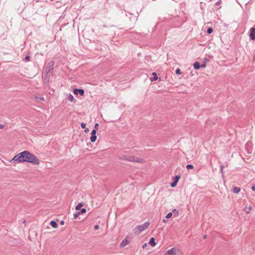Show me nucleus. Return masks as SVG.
Wrapping results in <instances>:
<instances>
[{
  "label": "nucleus",
  "instance_id": "1",
  "mask_svg": "<svg viewBox=\"0 0 255 255\" xmlns=\"http://www.w3.org/2000/svg\"><path fill=\"white\" fill-rule=\"evenodd\" d=\"M9 162L10 163L29 162L36 165L40 163L39 160L34 154L27 150H24L15 155L9 161Z\"/></svg>",
  "mask_w": 255,
  "mask_h": 255
},
{
  "label": "nucleus",
  "instance_id": "2",
  "mask_svg": "<svg viewBox=\"0 0 255 255\" xmlns=\"http://www.w3.org/2000/svg\"><path fill=\"white\" fill-rule=\"evenodd\" d=\"M54 65V62L53 61L49 62L45 69V74H46L47 76H51L53 72Z\"/></svg>",
  "mask_w": 255,
  "mask_h": 255
},
{
  "label": "nucleus",
  "instance_id": "3",
  "mask_svg": "<svg viewBox=\"0 0 255 255\" xmlns=\"http://www.w3.org/2000/svg\"><path fill=\"white\" fill-rule=\"evenodd\" d=\"M149 225V223L148 222H145L142 225L137 226L134 229L135 234H139L142 231L146 229Z\"/></svg>",
  "mask_w": 255,
  "mask_h": 255
},
{
  "label": "nucleus",
  "instance_id": "4",
  "mask_svg": "<svg viewBox=\"0 0 255 255\" xmlns=\"http://www.w3.org/2000/svg\"><path fill=\"white\" fill-rule=\"evenodd\" d=\"M142 159L133 156L128 155L127 161L131 162H141Z\"/></svg>",
  "mask_w": 255,
  "mask_h": 255
},
{
  "label": "nucleus",
  "instance_id": "5",
  "mask_svg": "<svg viewBox=\"0 0 255 255\" xmlns=\"http://www.w3.org/2000/svg\"><path fill=\"white\" fill-rule=\"evenodd\" d=\"M96 133H97L96 129H93L92 130V132L91 133V135L90 137V141L92 142H94L95 141H96V140L97 139Z\"/></svg>",
  "mask_w": 255,
  "mask_h": 255
},
{
  "label": "nucleus",
  "instance_id": "6",
  "mask_svg": "<svg viewBox=\"0 0 255 255\" xmlns=\"http://www.w3.org/2000/svg\"><path fill=\"white\" fill-rule=\"evenodd\" d=\"M250 37L252 40L255 41V27H252L250 29Z\"/></svg>",
  "mask_w": 255,
  "mask_h": 255
},
{
  "label": "nucleus",
  "instance_id": "7",
  "mask_svg": "<svg viewBox=\"0 0 255 255\" xmlns=\"http://www.w3.org/2000/svg\"><path fill=\"white\" fill-rule=\"evenodd\" d=\"M73 93L75 95H80L81 96H83L84 95L85 92L84 90L82 89H78V88H75L73 90Z\"/></svg>",
  "mask_w": 255,
  "mask_h": 255
},
{
  "label": "nucleus",
  "instance_id": "8",
  "mask_svg": "<svg viewBox=\"0 0 255 255\" xmlns=\"http://www.w3.org/2000/svg\"><path fill=\"white\" fill-rule=\"evenodd\" d=\"M193 67L194 69L198 70L200 68H205V65L204 64H200L198 61H196L193 64Z\"/></svg>",
  "mask_w": 255,
  "mask_h": 255
},
{
  "label": "nucleus",
  "instance_id": "9",
  "mask_svg": "<svg viewBox=\"0 0 255 255\" xmlns=\"http://www.w3.org/2000/svg\"><path fill=\"white\" fill-rule=\"evenodd\" d=\"M86 212V209L85 208L82 209L80 211L74 214V218L77 219L79 215L83 214Z\"/></svg>",
  "mask_w": 255,
  "mask_h": 255
},
{
  "label": "nucleus",
  "instance_id": "10",
  "mask_svg": "<svg viewBox=\"0 0 255 255\" xmlns=\"http://www.w3.org/2000/svg\"><path fill=\"white\" fill-rule=\"evenodd\" d=\"M176 252L174 248H172L168 250L164 255H175Z\"/></svg>",
  "mask_w": 255,
  "mask_h": 255
},
{
  "label": "nucleus",
  "instance_id": "11",
  "mask_svg": "<svg viewBox=\"0 0 255 255\" xmlns=\"http://www.w3.org/2000/svg\"><path fill=\"white\" fill-rule=\"evenodd\" d=\"M129 242L128 240L126 239H125L120 244V247L124 248L128 244Z\"/></svg>",
  "mask_w": 255,
  "mask_h": 255
},
{
  "label": "nucleus",
  "instance_id": "12",
  "mask_svg": "<svg viewBox=\"0 0 255 255\" xmlns=\"http://www.w3.org/2000/svg\"><path fill=\"white\" fill-rule=\"evenodd\" d=\"M152 75L153 76V77L150 78V81L151 82L155 81L158 79V76H157L156 73L153 72L152 73Z\"/></svg>",
  "mask_w": 255,
  "mask_h": 255
},
{
  "label": "nucleus",
  "instance_id": "13",
  "mask_svg": "<svg viewBox=\"0 0 255 255\" xmlns=\"http://www.w3.org/2000/svg\"><path fill=\"white\" fill-rule=\"evenodd\" d=\"M176 212V213H177V214H178V211L177 210H176V209H174V210L172 211V212H169V213H168L166 215V218H170V217H171V216H172V214H173V212Z\"/></svg>",
  "mask_w": 255,
  "mask_h": 255
},
{
  "label": "nucleus",
  "instance_id": "14",
  "mask_svg": "<svg viewBox=\"0 0 255 255\" xmlns=\"http://www.w3.org/2000/svg\"><path fill=\"white\" fill-rule=\"evenodd\" d=\"M149 244L152 247H154L156 245V243L155 242V240L153 238H151L149 241Z\"/></svg>",
  "mask_w": 255,
  "mask_h": 255
},
{
  "label": "nucleus",
  "instance_id": "15",
  "mask_svg": "<svg viewBox=\"0 0 255 255\" xmlns=\"http://www.w3.org/2000/svg\"><path fill=\"white\" fill-rule=\"evenodd\" d=\"M50 225L54 228H56L58 226L56 222L54 220L50 221Z\"/></svg>",
  "mask_w": 255,
  "mask_h": 255
},
{
  "label": "nucleus",
  "instance_id": "16",
  "mask_svg": "<svg viewBox=\"0 0 255 255\" xmlns=\"http://www.w3.org/2000/svg\"><path fill=\"white\" fill-rule=\"evenodd\" d=\"M241 188L238 187H235L232 190V191L234 193H238L240 192Z\"/></svg>",
  "mask_w": 255,
  "mask_h": 255
},
{
  "label": "nucleus",
  "instance_id": "17",
  "mask_svg": "<svg viewBox=\"0 0 255 255\" xmlns=\"http://www.w3.org/2000/svg\"><path fill=\"white\" fill-rule=\"evenodd\" d=\"M84 206V204L82 202L79 203L76 207L75 209L76 210H80V209Z\"/></svg>",
  "mask_w": 255,
  "mask_h": 255
},
{
  "label": "nucleus",
  "instance_id": "18",
  "mask_svg": "<svg viewBox=\"0 0 255 255\" xmlns=\"http://www.w3.org/2000/svg\"><path fill=\"white\" fill-rule=\"evenodd\" d=\"M50 76H47L46 74H45V76L44 77H43L42 78H43V81L45 82V83H47L49 82V77Z\"/></svg>",
  "mask_w": 255,
  "mask_h": 255
},
{
  "label": "nucleus",
  "instance_id": "19",
  "mask_svg": "<svg viewBox=\"0 0 255 255\" xmlns=\"http://www.w3.org/2000/svg\"><path fill=\"white\" fill-rule=\"evenodd\" d=\"M180 178V175H176L174 178V179H173V181H175L176 182L178 183L179 179Z\"/></svg>",
  "mask_w": 255,
  "mask_h": 255
},
{
  "label": "nucleus",
  "instance_id": "20",
  "mask_svg": "<svg viewBox=\"0 0 255 255\" xmlns=\"http://www.w3.org/2000/svg\"><path fill=\"white\" fill-rule=\"evenodd\" d=\"M67 99L69 101L72 102L74 100V97L70 94L67 97Z\"/></svg>",
  "mask_w": 255,
  "mask_h": 255
},
{
  "label": "nucleus",
  "instance_id": "21",
  "mask_svg": "<svg viewBox=\"0 0 255 255\" xmlns=\"http://www.w3.org/2000/svg\"><path fill=\"white\" fill-rule=\"evenodd\" d=\"M213 28L212 27H208L207 30V32L208 34H211L213 32Z\"/></svg>",
  "mask_w": 255,
  "mask_h": 255
},
{
  "label": "nucleus",
  "instance_id": "22",
  "mask_svg": "<svg viewBox=\"0 0 255 255\" xmlns=\"http://www.w3.org/2000/svg\"><path fill=\"white\" fill-rule=\"evenodd\" d=\"M128 155H123L121 157H120V159L124 160H127Z\"/></svg>",
  "mask_w": 255,
  "mask_h": 255
},
{
  "label": "nucleus",
  "instance_id": "23",
  "mask_svg": "<svg viewBox=\"0 0 255 255\" xmlns=\"http://www.w3.org/2000/svg\"><path fill=\"white\" fill-rule=\"evenodd\" d=\"M194 168V166L192 164H187L186 165V168L188 170H189V169H192Z\"/></svg>",
  "mask_w": 255,
  "mask_h": 255
},
{
  "label": "nucleus",
  "instance_id": "24",
  "mask_svg": "<svg viewBox=\"0 0 255 255\" xmlns=\"http://www.w3.org/2000/svg\"><path fill=\"white\" fill-rule=\"evenodd\" d=\"M177 182H176L175 181H173L172 182H171L170 183V186L171 187H175L177 185Z\"/></svg>",
  "mask_w": 255,
  "mask_h": 255
},
{
  "label": "nucleus",
  "instance_id": "25",
  "mask_svg": "<svg viewBox=\"0 0 255 255\" xmlns=\"http://www.w3.org/2000/svg\"><path fill=\"white\" fill-rule=\"evenodd\" d=\"M224 166L223 165H221L220 166V172L222 173V176H223L224 172H223V169H224Z\"/></svg>",
  "mask_w": 255,
  "mask_h": 255
},
{
  "label": "nucleus",
  "instance_id": "26",
  "mask_svg": "<svg viewBox=\"0 0 255 255\" xmlns=\"http://www.w3.org/2000/svg\"><path fill=\"white\" fill-rule=\"evenodd\" d=\"M35 98L37 100H40V101H44V99L43 97H35Z\"/></svg>",
  "mask_w": 255,
  "mask_h": 255
},
{
  "label": "nucleus",
  "instance_id": "27",
  "mask_svg": "<svg viewBox=\"0 0 255 255\" xmlns=\"http://www.w3.org/2000/svg\"><path fill=\"white\" fill-rule=\"evenodd\" d=\"M175 73L177 75H180L181 74V71H180V69L179 68H177L176 70V71H175Z\"/></svg>",
  "mask_w": 255,
  "mask_h": 255
},
{
  "label": "nucleus",
  "instance_id": "28",
  "mask_svg": "<svg viewBox=\"0 0 255 255\" xmlns=\"http://www.w3.org/2000/svg\"><path fill=\"white\" fill-rule=\"evenodd\" d=\"M24 60L25 61H28L30 60V56L29 55H26L24 58Z\"/></svg>",
  "mask_w": 255,
  "mask_h": 255
},
{
  "label": "nucleus",
  "instance_id": "29",
  "mask_svg": "<svg viewBox=\"0 0 255 255\" xmlns=\"http://www.w3.org/2000/svg\"><path fill=\"white\" fill-rule=\"evenodd\" d=\"M208 61H209V59H208L207 58H205L204 59L203 63L202 64H204V65H205V67H206V63Z\"/></svg>",
  "mask_w": 255,
  "mask_h": 255
},
{
  "label": "nucleus",
  "instance_id": "30",
  "mask_svg": "<svg viewBox=\"0 0 255 255\" xmlns=\"http://www.w3.org/2000/svg\"><path fill=\"white\" fill-rule=\"evenodd\" d=\"M99 124L96 123L95 124V129H96V131H97L98 128H99Z\"/></svg>",
  "mask_w": 255,
  "mask_h": 255
},
{
  "label": "nucleus",
  "instance_id": "31",
  "mask_svg": "<svg viewBox=\"0 0 255 255\" xmlns=\"http://www.w3.org/2000/svg\"><path fill=\"white\" fill-rule=\"evenodd\" d=\"M81 127L82 128H86V124L84 123H82L81 124Z\"/></svg>",
  "mask_w": 255,
  "mask_h": 255
},
{
  "label": "nucleus",
  "instance_id": "32",
  "mask_svg": "<svg viewBox=\"0 0 255 255\" xmlns=\"http://www.w3.org/2000/svg\"><path fill=\"white\" fill-rule=\"evenodd\" d=\"M99 229V226L98 225H96L94 226V229L97 230Z\"/></svg>",
  "mask_w": 255,
  "mask_h": 255
},
{
  "label": "nucleus",
  "instance_id": "33",
  "mask_svg": "<svg viewBox=\"0 0 255 255\" xmlns=\"http://www.w3.org/2000/svg\"><path fill=\"white\" fill-rule=\"evenodd\" d=\"M129 33L133 35V37H135V35L137 34L136 32H129Z\"/></svg>",
  "mask_w": 255,
  "mask_h": 255
},
{
  "label": "nucleus",
  "instance_id": "34",
  "mask_svg": "<svg viewBox=\"0 0 255 255\" xmlns=\"http://www.w3.org/2000/svg\"><path fill=\"white\" fill-rule=\"evenodd\" d=\"M251 189L253 191H255V184L251 187Z\"/></svg>",
  "mask_w": 255,
  "mask_h": 255
},
{
  "label": "nucleus",
  "instance_id": "35",
  "mask_svg": "<svg viewBox=\"0 0 255 255\" xmlns=\"http://www.w3.org/2000/svg\"><path fill=\"white\" fill-rule=\"evenodd\" d=\"M167 221H168V220H166L165 219H163V220H162V222H163V223H167Z\"/></svg>",
  "mask_w": 255,
  "mask_h": 255
},
{
  "label": "nucleus",
  "instance_id": "36",
  "mask_svg": "<svg viewBox=\"0 0 255 255\" xmlns=\"http://www.w3.org/2000/svg\"><path fill=\"white\" fill-rule=\"evenodd\" d=\"M89 129L88 128H86V129H85V132L86 133H87V132H89Z\"/></svg>",
  "mask_w": 255,
  "mask_h": 255
},
{
  "label": "nucleus",
  "instance_id": "37",
  "mask_svg": "<svg viewBox=\"0 0 255 255\" xmlns=\"http://www.w3.org/2000/svg\"><path fill=\"white\" fill-rule=\"evenodd\" d=\"M60 224L62 225H64V221H61L60 222Z\"/></svg>",
  "mask_w": 255,
  "mask_h": 255
},
{
  "label": "nucleus",
  "instance_id": "38",
  "mask_svg": "<svg viewBox=\"0 0 255 255\" xmlns=\"http://www.w3.org/2000/svg\"><path fill=\"white\" fill-rule=\"evenodd\" d=\"M220 3V1H218L216 3V5H218Z\"/></svg>",
  "mask_w": 255,
  "mask_h": 255
},
{
  "label": "nucleus",
  "instance_id": "39",
  "mask_svg": "<svg viewBox=\"0 0 255 255\" xmlns=\"http://www.w3.org/2000/svg\"><path fill=\"white\" fill-rule=\"evenodd\" d=\"M4 126L3 125H0V129H2L3 128Z\"/></svg>",
  "mask_w": 255,
  "mask_h": 255
},
{
  "label": "nucleus",
  "instance_id": "40",
  "mask_svg": "<svg viewBox=\"0 0 255 255\" xmlns=\"http://www.w3.org/2000/svg\"><path fill=\"white\" fill-rule=\"evenodd\" d=\"M203 238L204 239H205L207 238V235H204Z\"/></svg>",
  "mask_w": 255,
  "mask_h": 255
},
{
  "label": "nucleus",
  "instance_id": "41",
  "mask_svg": "<svg viewBox=\"0 0 255 255\" xmlns=\"http://www.w3.org/2000/svg\"><path fill=\"white\" fill-rule=\"evenodd\" d=\"M146 244H144V245H143L142 248H144V247H146Z\"/></svg>",
  "mask_w": 255,
  "mask_h": 255
},
{
  "label": "nucleus",
  "instance_id": "42",
  "mask_svg": "<svg viewBox=\"0 0 255 255\" xmlns=\"http://www.w3.org/2000/svg\"><path fill=\"white\" fill-rule=\"evenodd\" d=\"M252 207L251 206H250L249 208V209L250 210H252Z\"/></svg>",
  "mask_w": 255,
  "mask_h": 255
},
{
  "label": "nucleus",
  "instance_id": "43",
  "mask_svg": "<svg viewBox=\"0 0 255 255\" xmlns=\"http://www.w3.org/2000/svg\"><path fill=\"white\" fill-rule=\"evenodd\" d=\"M254 60L255 61V56L254 57Z\"/></svg>",
  "mask_w": 255,
  "mask_h": 255
}]
</instances>
